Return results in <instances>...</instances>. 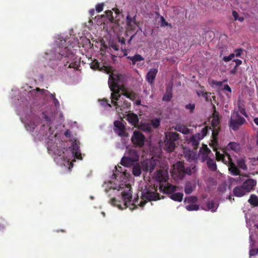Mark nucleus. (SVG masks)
<instances>
[{
    "label": "nucleus",
    "mask_w": 258,
    "mask_h": 258,
    "mask_svg": "<svg viewBox=\"0 0 258 258\" xmlns=\"http://www.w3.org/2000/svg\"><path fill=\"white\" fill-rule=\"evenodd\" d=\"M117 191H121L122 197L121 201L117 200L116 198H112L110 203L111 205L117 207L120 209H126L130 206H140L143 207L147 201H157L160 199V195L157 192V188L154 189L155 191H152L148 190L146 192L143 193L141 197L142 200L139 203V198L135 199L133 201L132 191L131 186L129 184H121L118 186Z\"/></svg>",
    "instance_id": "nucleus-1"
},
{
    "label": "nucleus",
    "mask_w": 258,
    "mask_h": 258,
    "mask_svg": "<svg viewBox=\"0 0 258 258\" xmlns=\"http://www.w3.org/2000/svg\"><path fill=\"white\" fill-rule=\"evenodd\" d=\"M121 75L120 74H111L109 75L108 83L110 90L112 91L111 94V103L115 106L116 109L120 111L123 110L125 107L128 108V104L126 101H124L123 105L119 104V101L120 98V91L121 89V86L119 85L120 82Z\"/></svg>",
    "instance_id": "nucleus-2"
},
{
    "label": "nucleus",
    "mask_w": 258,
    "mask_h": 258,
    "mask_svg": "<svg viewBox=\"0 0 258 258\" xmlns=\"http://www.w3.org/2000/svg\"><path fill=\"white\" fill-rule=\"evenodd\" d=\"M54 154L58 156L57 158L61 160L62 161L69 163L72 158L75 157L78 159H82L81 153L79 152V146L76 144H74L72 146V149L69 150L65 148L62 149L54 148L52 149Z\"/></svg>",
    "instance_id": "nucleus-3"
},
{
    "label": "nucleus",
    "mask_w": 258,
    "mask_h": 258,
    "mask_svg": "<svg viewBox=\"0 0 258 258\" xmlns=\"http://www.w3.org/2000/svg\"><path fill=\"white\" fill-rule=\"evenodd\" d=\"M58 52V55L57 56V59H61L63 58V61H66L64 64L65 67H67L69 64L68 68H75L76 67L75 55L68 49V47H65L61 50L59 48Z\"/></svg>",
    "instance_id": "nucleus-4"
},
{
    "label": "nucleus",
    "mask_w": 258,
    "mask_h": 258,
    "mask_svg": "<svg viewBox=\"0 0 258 258\" xmlns=\"http://www.w3.org/2000/svg\"><path fill=\"white\" fill-rule=\"evenodd\" d=\"M139 155L135 149H130L126 151L120 161L122 165L125 167H130L134 164L139 160Z\"/></svg>",
    "instance_id": "nucleus-5"
},
{
    "label": "nucleus",
    "mask_w": 258,
    "mask_h": 258,
    "mask_svg": "<svg viewBox=\"0 0 258 258\" xmlns=\"http://www.w3.org/2000/svg\"><path fill=\"white\" fill-rule=\"evenodd\" d=\"M195 167L188 166L185 167L184 163L182 161H178L173 165V173L180 179H182L185 175H191L192 169Z\"/></svg>",
    "instance_id": "nucleus-6"
},
{
    "label": "nucleus",
    "mask_w": 258,
    "mask_h": 258,
    "mask_svg": "<svg viewBox=\"0 0 258 258\" xmlns=\"http://www.w3.org/2000/svg\"><path fill=\"white\" fill-rule=\"evenodd\" d=\"M245 123H246L245 119L239 115L238 111L234 110L229 120L228 125L233 131H236Z\"/></svg>",
    "instance_id": "nucleus-7"
},
{
    "label": "nucleus",
    "mask_w": 258,
    "mask_h": 258,
    "mask_svg": "<svg viewBox=\"0 0 258 258\" xmlns=\"http://www.w3.org/2000/svg\"><path fill=\"white\" fill-rule=\"evenodd\" d=\"M179 139V135L175 132H170L166 135L164 149L168 152L173 151L175 147V142Z\"/></svg>",
    "instance_id": "nucleus-8"
},
{
    "label": "nucleus",
    "mask_w": 258,
    "mask_h": 258,
    "mask_svg": "<svg viewBox=\"0 0 258 258\" xmlns=\"http://www.w3.org/2000/svg\"><path fill=\"white\" fill-rule=\"evenodd\" d=\"M145 137L142 132L135 131L131 138V141L135 146L142 147L145 145Z\"/></svg>",
    "instance_id": "nucleus-9"
},
{
    "label": "nucleus",
    "mask_w": 258,
    "mask_h": 258,
    "mask_svg": "<svg viewBox=\"0 0 258 258\" xmlns=\"http://www.w3.org/2000/svg\"><path fill=\"white\" fill-rule=\"evenodd\" d=\"M153 178L159 182V186H160V184L167 181L168 179V172L164 170L159 169L154 173Z\"/></svg>",
    "instance_id": "nucleus-10"
},
{
    "label": "nucleus",
    "mask_w": 258,
    "mask_h": 258,
    "mask_svg": "<svg viewBox=\"0 0 258 258\" xmlns=\"http://www.w3.org/2000/svg\"><path fill=\"white\" fill-rule=\"evenodd\" d=\"M114 131L119 136L123 137H128V134L125 132V126L121 121L119 120L114 121Z\"/></svg>",
    "instance_id": "nucleus-11"
},
{
    "label": "nucleus",
    "mask_w": 258,
    "mask_h": 258,
    "mask_svg": "<svg viewBox=\"0 0 258 258\" xmlns=\"http://www.w3.org/2000/svg\"><path fill=\"white\" fill-rule=\"evenodd\" d=\"M177 189V187L175 185H173L168 182H165L160 184L159 189L160 191L163 192L166 194H172Z\"/></svg>",
    "instance_id": "nucleus-12"
},
{
    "label": "nucleus",
    "mask_w": 258,
    "mask_h": 258,
    "mask_svg": "<svg viewBox=\"0 0 258 258\" xmlns=\"http://www.w3.org/2000/svg\"><path fill=\"white\" fill-rule=\"evenodd\" d=\"M213 112L212 116V120L211 123L212 127H215L216 126H219L221 117L219 113L216 110V107L214 105L213 106Z\"/></svg>",
    "instance_id": "nucleus-13"
},
{
    "label": "nucleus",
    "mask_w": 258,
    "mask_h": 258,
    "mask_svg": "<svg viewBox=\"0 0 258 258\" xmlns=\"http://www.w3.org/2000/svg\"><path fill=\"white\" fill-rule=\"evenodd\" d=\"M256 182L255 180L249 178L246 180L241 185L245 191L248 193L250 192L255 186Z\"/></svg>",
    "instance_id": "nucleus-14"
},
{
    "label": "nucleus",
    "mask_w": 258,
    "mask_h": 258,
    "mask_svg": "<svg viewBox=\"0 0 258 258\" xmlns=\"http://www.w3.org/2000/svg\"><path fill=\"white\" fill-rule=\"evenodd\" d=\"M158 69L155 68L151 69L146 75V81L148 83L152 85L158 73Z\"/></svg>",
    "instance_id": "nucleus-15"
},
{
    "label": "nucleus",
    "mask_w": 258,
    "mask_h": 258,
    "mask_svg": "<svg viewBox=\"0 0 258 258\" xmlns=\"http://www.w3.org/2000/svg\"><path fill=\"white\" fill-rule=\"evenodd\" d=\"M172 85H168L166 86V91L163 96L162 100L164 101L168 102L172 99Z\"/></svg>",
    "instance_id": "nucleus-16"
},
{
    "label": "nucleus",
    "mask_w": 258,
    "mask_h": 258,
    "mask_svg": "<svg viewBox=\"0 0 258 258\" xmlns=\"http://www.w3.org/2000/svg\"><path fill=\"white\" fill-rule=\"evenodd\" d=\"M212 143L214 146H216L218 144V136L221 130V127L220 126H216L212 127Z\"/></svg>",
    "instance_id": "nucleus-17"
},
{
    "label": "nucleus",
    "mask_w": 258,
    "mask_h": 258,
    "mask_svg": "<svg viewBox=\"0 0 258 258\" xmlns=\"http://www.w3.org/2000/svg\"><path fill=\"white\" fill-rule=\"evenodd\" d=\"M126 24L127 27L130 30H135L136 26L137 25L136 21V16L131 17L130 15L126 17Z\"/></svg>",
    "instance_id": "nucleus-18"
},
{
    "label": "nucleus",
    "mask_w": 258,
    "mask_h": 258,
    "mask_svg": "<svg viewBox=\"0 0 258 258\" xmlns=\"http://www.w3.org/2000/svg\"><path fill=\"white\" fill-rule=\"evenodd\" d=\"M126 120L133 125H136L139 123L138 115L134 113H130L127 115Z\"/></svg>",
    "instance_id": "nucleus-19"
},
{
    "label": "nucleus",
    "mask_w": 258,
    "mask_h": 258,
    "mask_svg": "<svg viewBox=\"0 0 258 258\" xmlns=\"http://www.w3.org/2000/svg\"><path fill=\"white\" fill-rule=\"evenodd\" d=\"M233 192L234 196L237 197H241L247 194L242 185L236 186L233 189Z\"/></svg>",
    "instance_id": "nucleus-20"
},
{
    "label": "nucleus",
    "mask_w": 258,
    "mask_h": 258,
    "mask_svg": "<svg viewBox=\"0 0 258 258\" xmlns=\"http://www.w3.org/2000/svg\"><path fill=\"white\" fill-rule=\"evenodd\" d=\"M226 150H232L237 153L240 151V147L238 143L234 142H231L226 146Z\"/></svg>",
    "instance_id": "nucleus-21"
},
{
    "label": "nucleus",
    "mask_w": 258,
    "mask_h": 258,
    "mask_svg": "<svg viewBox=\"0 0 258 258\" xmlns=\"http://www.w3.org/2000/svg\"><path fill=\"white\" fill-rule=\"evenodd\" d=\"M196 184L194 182L188 181L185 185L184 192L186 195L191 194L196 188Z\"/></svg>",
    "instance_id": "nucleus-22"
},
{
    "label": "nucleus",
    "mask_w": 258,
    "mask_h": 258,
    "mask_svg": "<svg viewBox=\"0 0 258 258\" xmlns=\"http://www.w3.org/2000/svg\"><path fill=\"white\" fill-rule=\"evenodd\" d=\"M199 136V134H196L189 139V143L192 144L195 149L198 147L200 141L202 140Z\"/></svg>",
    "instance_id": "nucleus-23"
},
{
    "label": "nucleus",
    "mask_w": 258,
    "mask_h": 258,
    "mask_svg": "<svg viewBox=\"0 0 258 258\" xmlns=\"http://www.w3.org/2000/svg\"><path fill=\"white\" fill-rule=\"evenodd\" d=\"M228 167L229 170L233 175L236 176L240 175V170L233 162L228 165Z\"/></svg>",
    "instance_id": "nucleus-24"
},
{
    "label": "nucleus",
    "mask_w": 258,
    "mask_h": 258,
    "mask_svg": "<svg viewBox=\"0 0 258 258\" xmlns=\"http://www.w3.org/2000/svg\"><path fill=\"white\" fill-rule=\"evenodd\" d=\"M156 163L155 161H149L147 162L145 167L146 171L151 173L155 168Z\"/></svg>",
    "instance_id": "nucleus-25"
},
{
    "label": "nucleus",
    "mask_w": 258,
    "mask_h": 258,
    "mask_svg": "<svg viewBox=\"0 0 258 258\" xmlns=\"http://www.w3.org/2000/svg\"><path fill=\"white\" fill-rule=\"evenodd\" d=\"M127 58L132 61L133 64L135 65L138 61H140L144 60V58L140 54H136L133 56H128Z\"/></svg>",
    "instance_id": "nucleus-26"
},
{
    "label": "nucleus",
    "mask_w": 258,
    "mask_h": 258,
    "mask_svg": "<svg viewBox=\"0 0 258 258\" xmlns=\"http://www.w3.org/2000/svg\"><path fill=\"white\" fill-rule=\"evenodd\" d=\"M207 165L211 171H215L217 170V167L215 160L209 158L207 161Z\"/></svg>",
    "instance_id": "nucleus-27"
},
{
    "label": "nucleus",
    "mask_w": 258,
    "mask_h": 258,
    "mask_svg": "<svg viewBox=\"0 0 258 258\" xmlns=\"http://www.w3.org/2000/svg\"><path fill=\"white\" fill-rule=\"evenodd\" d=\"M169 197L174 201L180 202L182 201L183 194L181 192L173 193Z\"/></svg>",
    "instance_id": "nucleus-28"
},
{
    "label": "nucleus",
    "mask_w": 258,
    "mask_h": 258,
    "mask_svg": "<svg viewBox=\"0 0 258 258\" xmlns=\"http://www.w3.org/2000/svg\"><path fill=\"white\" fill-rule=\"evenodd\" d=\"M132 168V173L134 176H140L141 174V167L140 165L137 163L136 164H134Z\"/></svg>",
    "instance_id": "nucleus-29"
},
{
    "label": "nucleus",
    "mask_w": 258,
    "mask_h": 258,
    "mask_svg": "<svg viewBox=\"0 0 258 258\" xmlns=\"http://www.w3.org/2000/svg\"><path fill=\"white\" fill-rule=\"evenodd\" d=\"M248 201L250 205L254 207L258 206V197L255 195H251Z\"/></svg>",
    "instance_id": "nucleus-30"
},
{
    "label": "nucleus",
    "mask_w": 258,
    "mask_h": 258,
    "mask_svg": "<svg viewBox=\"0 0 258 258\" xmlns=\"http://www.w3.org/2000/svg\"><path fill=\"white\" fill-rule=\"evenodd\" d=\"M237 164L238 167L241 168L243 170H246L247 169V165L245 163V160L244 159H239L237 160Z\"/></svg>",
    "instance_id": "nucleus-31"
},
{
    "label": "nucleus",
    "mask_w": 258,
    "mask_h": 258,
    "mask_svg": "<svg viewBox=\"0 0 258 258\" xmlns=\"http://www.w3.org/2000/svg\"><path fill=\"white\" fill-rule=\"evenodd\" d=\"M210 152V150L207 147H206V149H204L203 153L201 155V160L202 162H204L206 160H208V159L209 158H208V154Z\"/></svg>",
    "instance_id": "nucleus-32"
},
{
    "label": "nucleus",
    "mask_w": 258,
    "mask_h": 258,
    "mask_svg": "<svg viewBox=\"0 0 258 258\" xmlns=\"http://www.w3.org/2000/svg\"><path fill=\"white\" fill-rule=\"evenodd\" d=\"M123 95L132 100H135L137 97V94L134 91H125Z\"/></svg>",
    "instance_id": "nucleus-33"
},
{
    "label": "nucleus",
    "mask_w": 258,
    "mask_h": 258,
    "mask_svg": "<svg viewBox=\"0 0 258 258\" xmlns=\"http://www.w3.org/2000/svg\"><path fill=\"white\" fill-rule=\"evenodd\" d=\"M222 161L224 164L228 165V166L233 162L230 155L226 152H225V156H224Z\"/></svg>",
    "instance_id": "nucleus-34"
},
{
    "label": "nucleus",
    "mask_w": 258,
    "mask_h": 258,
    "mask_svg": "<svg viewBox=\"0 0 258 258\" xmlns=\"http://www.w3.org/2000/svg\"><path fill=\"white\" fill-rule=\"evenodd\" d=\"M238 111L240 112V113L244 115L246 117H248V115L247 114L244 105L242 103H238Z\"/></svg>",
    "instance_id": "nucleus-35"
},
{
    "label": "nucleus",
    "mask_w": 258,
    "mask_h": 258,
    "mask_svg": "<svg viewBox=\"0 0 258 258\" xmlns=\"http://www.w3.org/2000/svg\"><path fill=\"white\" fill-rule=\"evenodd\" d=\"M90 67L93 70H100V62L97 59H94L90 63Z\"/></svg>",
    "instance_id": "nucleus-36"
},
{
    "label": "nucleus",
    "mask_w": 258,
    "mask_h": 258,
    "mask_svg": "<svg viewBox=\"0 0 258 258\" xmlns=\"http://www.w3.org/2000/svg\"><path fill=\"white\" fill-rule=\"evenodd\" d=\"M185 208L188 211H198L199 209V206L196 204H190L187 205Z\"/></svg>",
    "instance_id": "nucleus-37"
},
{
    "label": "nucleus",
    "mask_w": 258,
    "mask_h": 258,
    "mask_svg": "<svg viewBox=\"0 0 258 258\" xmlns=\"http://www.w3.org/2000/svg\"><path fill=\"white\" fill-rule=\"evenodd\" d=\"M208 130V126H206L202 128L201 133H197V134H199V137L202 140L207 135Z\"/></svg>",
    "instance_id": "nucleus-38"
},
{
    "label": "nucleus",
    "mask_w": 258,
    "mask_h": 258,
    "mask_svg": "<svg viewBox=\"0 0 258 258\" xmlns=\"http://www.w3.org/2000/svg\"><path fill=\"white\" fill-rule=\"evenodd\" d=\"M151 124L154 128H157L160 124V119L159 118H155L151 120Z\"/></svg>",
    "instance_id": "nucleus-39"
},
{
    "label": "nucleus",
    "mask_w": 258,
    "mask_h": 258,
    "mask_svg": "<svg viewBox=\"0 0 258 258\" xmlns=\"http://www.w3.org/2000/svg\"><path fill=\"white\" fill-rule=\"evenodd\" d=\"M244 50L242 48H237L234 50V53H232L234 55V57H240L243 52Z\"/></svg>",
    "instance_id": "nucleus-40"
},
{
    "label": "nucleus",
    "mask_w": 258,
    "mask_h": 258,
    "mask_svg": "<svg viewBox=\"0 0 258 258\" xmlns=\"http://www.w3.org/2000/svg\"><path fill=\"white\" fill-rule=\"evenodd\" d=\"M185 108L189 110L190 113H193L195 109V104L192 103H189L185 106Z\"/></svg>",
    "instance_id": "nucleus-41"
},
{
    "label": "nucleus",
    "mask_w": 258,
    "mask_h": 258,
    "mask_svg": "<svg viewBox=\"0 0 258 258\" xmlns=\"http://www.w3.org/2000/svg\"><path fill=\"white\" fill-rule=\"evenodd\" d=\"M105 14L108 19H109L110 21L113 22L114 21V18L113 17V13L110 10H108L105 11Z\"/></svg>",
    "instance_id": "nucleus-42"
},
{
    "label": "nucleus",
    "mask_w": 258,
    "mask_h": 258,
    "mask_svg": "<svg viewBox=\"0 0 258 258\" xmlns=\"http://www.w3.org/2000/svg\"><path fill=\"white\" fill-rule=\"evenodd\" d=\"M104 6V4L103 3L96 5V6L95 7L96 11L98 13H100L101 12H102L103 11Z\"/></svg>",
    "instance_id": "nucleus-43"
},
{
    "label": "nucleus",
    "mask_w": 258,
    "mask_h": 258,
    "mask_svg": "<svg viewBox=\"0 0 258 258\" xmlns=\"http://www.w3.org/2000/svg\"><path fill=\"white\" fill-rule=\"evenodd\" d=\"M224 156H225V153L222 154H221L219 151H216V160L217 161H222L223 158H224Z\"/></svg>",
    "instance_id": "nucleus-44"
},
{
    "label": "nucleus",
    "mask_w": 258,
    "mask_h": 258,
    "mask_svg": "<svg viewBox=\"0 0 258 258\" xmlns=\"http://www.w3.org/2000/svg\"><path fill=\"white\" fill-rule=\"evenodd\" d=\"M187 198H185V201H186ZM188 202L191 203H196L198 201V198L195 196H191L187 198Z\"/></svg>",
    "instance_id": "nucleus-45"
},
{
    "label": "nucleus",
    "mask_w": 258,
    "mask_h": 258,
    "mask_svg": "<svg viewBox=\"0 0 258 258\" xmlns=\"http://www.w3.org/2000/svg\"><path fill=\"white\" fill-rule=\"evenodd\" d=\"M233 58H234V55L231 53L229 56H224L222 60L225 62H228L232 60Z\"/></svg>",
    "instance_id": "nucleus-46"
},
{
    "label": "nucleus",
    "mask_w": 258,
    "mask_h": 258,
    "mask_svg": "<svg viewBox=\"0 0 258 258\" xmlns=\"http://www.w3.org/2000/svg\"><path fill=\"white\" fill-rule=\"evenodd\" d=\"M207 206L209 209L212 210L213 211H214L213 210L215 207V204L213 201L209 202L207 204Z\"/></svg>",
    "instance_id": "nucleus-47"
},
{
    "label": "nucleus",
    "mask_w": 258,
    "mask_h": 258,
    "mask_svg": "<svg viewBox=\"0 0 258 258\" xmlns=\"http://www.w3.org/2000/svg\"><path fill=\"white\" fill-rule=\"evenodd\" d=\"M171 26L164 18L163 17H161V26L164 27L165 26Z\"/></svg>",
    "instance_id": "nucleus-48"
},
{
    "label": "nucleus",
    "mask_w": 258,
    "mask_h": 258,
    "mask_svg": "<svg viewBox=\"0 0 258 258\" xmlns=\"http://www.w3.org/2000/svg\"><path fill=\"white\" fill-rule=\"evenodd\" d=\"M258 252V249H250V251H249V255L250 256H254L255 255H256Z\"/></svg>",
    "instance_id": "nucleus-49"
},
{
    "label": "nucleus",
    "mask_w": 258,
    "mask_h": 258,
    "mask_svg": "<svg viewBox=\"0 0 258 258\" xmlns=\"http://www.w3.org/2000/svg\"><path fill=\"white\" fill-rule=\"evenodd\" d=\"M102 105L104 106H109L111 107V105L108 103V100L106 99H103L102 100Z\"/></svg>",
    "instance_id": "nucleus-50"
},
{
    "label": "nucleus",
    "mask_w": 258,
    "mask_h": 258,
    "mask_svg": "<svg viewBox=\"0 0 258 258\" xmlns=\"http://www.w3.org/2000/svg\"><path fill=\"white\" fill-rule=\"evenodd\" d=\"M232 16L234 17L235 21L237 20L239 16H238V14L237 12H236L235 11H232Z\"/></svg>",
    "instance_id": "nucleus-51"
},
{
    "label": "nucleus",
    "mask_w": 258,
    "mask_h": 258,
    "mask_svg": "<svg viewBox=\"0 0 258 258\" xmlns=\"http://www.w3.org/2000/svg\"><path fill=\"white\" fill-rule=\"evenodd\" d=\"M110 47L114 50L117 51L119 50V46L116 44H111Z\"/></svg>",
    "instance_id": "nucleus-52"
},
{
    "label": "nucleus",
    "mask_w": 258,
    "mask_h": 258,
    "mask_svg": "<svg viewBox=\"0 0 258 258\" xmlns=\"http://www.w3.org/2000/svg\"><path fill=\"white\" fill-rule=\"evenodd\" d=\"M233 61L235 62L236 67H238L242 63V61L238 59H234Z\"/></svg>",
    "instance_id": "nucleus-53"
},
{
    "label": "nucleus",
    "mask_w": 258,
    "mask_h": 258,
    "mask_svg": "<svg viewBox=\"0 0 258 258\" xmlns=\"http://www.w3.org/2000/svg\"><path fill=\"white\" fill-rule=\"evenodd\" d=\"M223 89L229 92H231V89L228 85H225L223 88Z\"/></svg>",
    "instance_id": "nucleus-54"
},
{
    "label": "nucleus",
    "mask_w": 258,
    "mask_h": 258,
    "mask_svg": "<svg viewBox=\"0 0 258 258\" xmlns=\"http://www.w3.org/2000/svg\"><path fill=\"white\" fill-rule=\"evenodd\" d=\"M53 103L54 104L55 106H59V102L58 100L55 98L53 99Z\"/></svg>",
    "instance_id": "nucleus-55"
},
{
    "label": "nucleus",
    "mask_w": 258,
    "mask_h": 258,
    "mask_svg": "<svg viewBox=\"0 0 258 258\" xmlns=\"http://www.w3.org/2000/svg\"><path fill=\"white\" fill-rule=\"evenodd\" d=\"M188 155V157L189 159H194L195 155L192 152L189 151Z\"/></svg>",
    "instance_id": "nucleus-56"
},
{
    "label": "nucleus",
    "mask_w": 258,
    "mask_h": 258,
    "mask_svg": "<svg viewBox=\"0 0 258 258\" xmlns=\"http://www.w3.org/2000/svg\"><path fill=\"white\" fill-rule=\"evenodd\" d=\"M118 41L121 44H125V40L124 38H118Z\"/></svg>",
    "instance_id": "nucleus-57"
},
{
    "label": "nucleus",
    "mask_w": 258,
    "mask_h": 258,
    "mask_svg": "<svg viewBox=\"0 0 258 258\" xmlns=\"http://www.w3.org/2000/svg\"><path fill=\"white\" fill-rule=\"evenodd\" d=\"M213 83L217 86H221L222 84V83L221 82H218V81H214L213 82Z\"/></svg>",
    "instance_id": "nucleus-58"
},
{
    "label": "nucleus",
    "mask_w": 258,
    "mask_h": 258,
    "mask_svg": "<svg viewBox=\"0 0 258 258\" xmlns=\"http://www.w3.org/2000/svg\"><path fill=\"white\" fill-rule=\"evenodd\" d=\"M236 72L237 71L235 69H233L231 70H230V74L231 75H234L236 74Z\"/></svg>",
    "instance_id": "nucleus-59"
},
{
    "label": "nucleus",
    "mask_w": 258,
    "mask_h": 258,
    "mask_svg": "<svg viewBox=\"0 0 258 258\" xmlns=\"http://www.w3.org/2000/svg\"><path fill=\"white\" fill-rule=\"evenodd\" d=\"M244 18L243 17H238V19H237V20H238L240 22H242L244 21Z\"/></svg>",
    "instance_id": "nucleus-60"
},
{
    "label": "nucleus",
    "mask_w": 258,
    "mask_h": 258,
    "mask_svg": "<svg viewBox=\"0 0 258 258\" xmlns=\"http://www.w3.org/2000/svg\"><path fill=\"white\" fill-rule=\"evenodd\" d=\"M90 14L91 16H93L95 13V11L94 9H92L90 11Z\"/></svg>",
    "instance_id": "nucleus-61"
},
{
    "label": "nucleus",
    "mask_w": 258,
    "mask_h": 258,
    "mask_svg": "<svg viewBox=\"0 0 258 258\" xmlns=\"http://www.w3.org/2000/svg\"><path fill=\"white\" fill-rule=\"evenodd\" d=\"M253 121L258 126V117L254 118Z\"/></svg>",
    "instance_id": "nucleus-62"
},
{
    "label": "nucleus",
    "mask_w": 258,
    "mask_h": 258,
    "mask_svg": "<svg viewBox=\"0 0 258 258\" xmlns=\"http://www.w3.org/2000/svg\"><path fill=\"white\" fill-rule=\"evenodd\" d=\"M51 98L53 99L54 98H55V94L54 93H51L50 94Z\"/></svg>",
    "instance_id": "nucleus-63"
},
{
    "label": "nucleus",
    "mask_w": 258,
    "mask_h": 258,
    "mask_svg": "<svg viewBox=\"0 0 258 258\" xmlns=\"http://www.w3.org/2000/svg\"><path fill=\"white\" fill-rule=\"evenodd\" d=\"M141 101L140 100H138L136 101V104L138 105H141Z\"/></svg>",
    "instance_id": "nucleus-64"
}]
</instances>
